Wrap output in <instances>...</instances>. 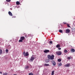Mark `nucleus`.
I'll return each instance as SVG.
<instances>
[{
	"mask_svg": "<svg viewBox=\"0 0 75 75\" xmlns=\"http://www.w3.org/2000/svg\"><path fill=\"white\" fill-rule=\"evenodd\" d=\"M56 54L57 55H61L62 54V52L61 51H57L56 52Z\"/></svg>",
	"mask_w": 75,
	"mask_h": 75,
	"instance_id": "f257e3e1",
	"label": "nucleus"
},
{
	"mask_svg": "<svg viewBox=\"0 0 75 75\" xmlns=\"http://www.w3.org/2000/svg\"><path fill=\"white\" fill-rule=\"evenodd\" d=\"M62 65V63H59V67H61Z\"/></svg>",
	"mask_w": 75,
	"mask_h": 75,
	"instance_id": "4be33fe9",
	"label": "nucleus"
},
{
	"mask_svg": "<svg viewBox=\"0 0 75 75\" xmlns=\"http://www.w3.org/2000/svg\"><path fill=\"white\" fill-rule=\"evenodd\" d=\"M29 68V67L28 66H26L25 68V69H28V68Z\"/></svg>",
	"mask_w": 75,
	"mask_h": 75,
	"instance_id": "b1692460",
	"label": "nucleus"
},
{
	"mask_svg": "<svg viewBox=\"0 0 75 75\" xmlns=\"http://www.w3.org/2000/svg\"><path fill=\"white\" fill-rule=\"evenodd\" d=\"M47 58L48 59H51V55H49L47 56Z\"/></svg>",
	"mask_w": 75,
	"mask_h": 75,
	"instance_id": "4468645a",
	"label": "nucleus"
},
{
	"mask_svg": "<svg viewBox=\"0 0 75 75\" xmlns=\"http://www.w3.org/2000/svg\"><path fill=\"white\" fill-rule=\"evenodd\" d=\"M44 66H46V67H48V66H50V65H49V64H44Z\"/></svg>",
	"mask_w": 75,
	"mask_h": 75,
	"instance_id": "dca6fc26",
	"label": "nucleus"
},
{
	"mask_svg": "<svg viewBox=\"0 0 75 75\" xmlns=\"http://www.w3.org/2000/svg\"><path fill=\"white\" fill-rule=\"evenodd\" d=\"M58 50H61V48H58Z\"/></svg>",
	"mask_w": 75,
	"mask_h": 75,
	"instance_id": "72a5a7b5",
	"label": "nucleus"
},
{
	"mask_svg": "<svg viewBox=\"0 0 75 75\" xmlns=\"http://www.w3.org/2000/svg\"><path fill=\"white\" fill-rule=\"evenodd\" d=\"M14 17V18L16 17V16Z\"/></svg>",
	"mask_w": 75,
	"mask_h": 75,
	"instance_id": "e433bc0d",
	"label": "nucleus"
},
{
	"mask_svg": "<svg viewBox=\"0 0 75 75\" xmlns=\"http://www.w3.org/2000/svg\"><path fill=\"white\" fill-rule=\"evenodd\" d=\"M52 42H53L52 41H50L49 42L50 44H52Z\"/></svg>",
	"mask_w": 75,
	"mask_h": 75,
	"instance_id": "393cba45",
	"label": "nucleus"
},
{
	"mask_svg": "<svg viewBox=\"0 0 75 75\" xmlns=\"http://www.w3.org/2000/svg\"><path fill=\"white\" fill-rule=\"evenodd\" d=\"M61 47V45L58 44L56 46V47Z\"/></svg>",
	"mask_w": 75,
	"mask_h": 75,
	"instance_id": "6ab92c4d",
	"label": "nucleus"
},
{
	"mask_svg": "<svg viewBox=\"0 0 75 75\" xmlns=\"http://www.w3.org/2000/svg\"><path fill=\"white\" fill-rule=\"evenodd\" d=\"M20 39L23 41V40H25V37L24 36H22L20 38Z\"/></svg>",
	"mask_w": 75,
	"mask_h": 75,
	"instance_id": "1a4fd4ad",
	"label": "nucleus"
},
{
	"mask_svg": "<svg viewBox=\"0 0 75 75\" xmlns=\"http://www.w3.org/2000/svg\"><path fill=\"white\" fill-rule=\"evenodd\" d=\"M7 2H10L11 0H6Z\"/></svg>",
	"mask_w": 75,
	"mask_h": 75,
	"instance_id": "2f4dec72",
	"label": "nucleus"
},
{
	"mask_svg": "<svg viewBox=\"0 0 75 75\" xmlns=\"http://www.w3.org/2000/svg\"><path fill=\"white\" fill-rule=\"evenodd\" d=\"M64 52L65 53H67L68 52V51H67V50H65L64 51Z\"/></svg>",
	"mask_w": 75,
	"mask_h": 75,
	"instance_id": "412c9836",
	"label": "nucleus"
},
{
	"mask_svg": "<svg viewBox=\"0 0 75 75\" xmlns=\"http://www.w3.org/2000/svg\"><path fill=\"white\" fill-rule=\"evenodd\" d=\"M67 59H71V57H67Z\"/></svg>",
	"mask_w": 75,
	"mask_h": 75,
	"instance_id": "473e14b6",
	"label": "nucleus"
},
{
	"mask_svg": "<svg viewBox=\"0 0 75 75\" xmlns=\"http://www.w3.org/2000/svg\"><path fill=\"white\" fill-rule=\"evenodd\" d=\"M13 17H12V18H13Z\"/></svg>",
	"mask_w": 75,
	"mask_h": 75,
	"instance_id": "4c0bfd02",
	"label": "nucleus"
},
{
	"mask_svg": "<svg viewBox=\"0 0 75 75\" xmlns=\"http://www.w3.org/2000/svg\"><path fill=\"white\" fill-rule=\"evenodd\" d=\"M67 25L68 27H70V28H71V26H70V25H69V24H67Z\"/></svg>",
	"mask_w": 75,
	"mask_h": 75,
	"instance_id": "c756f323",
	"label": "nucleus"
},
{
	"mask_svg": "<svg viewBox=\"0 0 75 75\" xmlns=\"http://www.w3.org/2000/svg\"><path fill=\"white\" fill-rule=\"evenodd\" d=\"M2 53H3V50H2L1 49H0V55H1L2 54Z\"/></svg>",
	"mask_w": 75,
	"mask_h": 75,
	"instance_id": "f8f14e48",
	"label": "nucleus"
},
{
	"mask_svg": "<svg viewBox=\"0 0 75 75\" xmlns=\"http://www.w3.org/2000/svg\"><path fill=\"white\" fill-rule=\"evenodd\" d=\"M6 53H8V49H6Z\"/></svg>",
	"mask_w": 75,
	"mask_h": 75,
	"instance_id": "c85d7f7f",
	"label": "nucleus"
},
{
	"mask_svg": "<svg viewBox=\"0 0 75 75\" xmlns=\"http://www.w3.org/2000/svg\"><path fill=\"white\" fill-rule=\"evenodd\" d=\"M8 13L9 14V16H13V14H12V13H11V12L9 11L8 12Z\"/></svg>",
	"mask_w": 75,
	"mask_h": 75,
	"instance_id": "9b49d317",
	"label": "nucleus"
},
{
	"mask_svg": "<svg viewBox=\"0 0 75 75\" xmlns=\"http://www.w3.org/2000/svg\"><path fill=\"white\" fill-rule=\"evenodd\" d=\"M20 2L18 1H17L16 2V4H17V5H19L20 4Z\"/></svg>",
	"mask_w": 75,
	"mask_h": 75,
	"instance_id": "2eb2a0df",
	"label": "nucleus"
},
{
	"mask_svg": "<svg viewBox=\"0 0 75 75\" xmlns=\"http://www.w3.org/2000/svg\"><path fill=\"white\" fill-rule=\"evenodd\" d=\"M3 75H7V73L6 72L3 74Z\"/></svg>",
	"mask_w": 75,
	"mask_h": 75,
	"instance_id": "bb28decb",
	"label": "nucleus"
},
{
	"mask_svg": "<svg viewBox=\"0 0 75 75\" xmlns=\"http://www.w3.org/2000/svg\"><path fill=\"white\" fill-rule=\"evenodd\" d=\"M0 74H2V72L1 71H0Z\"/></svg>",
	"mask_w": 75,
	"mask_h": 75,
	"instance_id": "f704fd0d",
	"label": "nucleus"
},
{
	"mask_svg": "<svg viewBox=\"0 0 75 75\" xmlns=\"http://www.w3.org/2000/svg\"><path fill=\"white\" fill-rule=\"evenodd\" d=\"M26 53H25V52H23V54L24 56H25V54Z\"/></svg>",
	"mask_w": 75,
	"mask_h": 75,
	"instance_id": "7c9ffc66",
	"label": "nucleus"
},
{
	"mask_svg": "<svg viewBox=\"0 0 75 75\" xmlns=\"http://www.w3.org/2000/svg\"><path fill=\"white\" fill-rule=\"evenodd\" d=\"M63 23L64 24H66V23L65 22H64Z\"/></svg>",
	"mask_w": 75,
	"mask_h": 75,
	"instance_id": "c9c22d12",
	"label": "nucleus"
},
{
	"mask_svg": "<svg viewBox=\"0 0 75 75\" xmlns=\"http://www.w3.org/2000/svg\"><path fill=\"white\" fill-rule=\"evenodd\" d=\"M70 29H66L65 31V33H70Z\"/></svg>",
	"mask_w": 75,
	"mask_h": 75,
	"instance_id": "f03ea898",
	"label": "nucleus"
},
{
	"mask_svg": "<svg viewBox=\"0 0 75 75\" xmlns=\"http://www.w3.org/2000/svg\"><path fill=\"white\" fill-rule=\"evenodd\" d=\"M19 42H23V40L21 39H20L19 40Z\"/></svg>",
	"mask_w": 75,
	"mask_h": 75,
	"instance_id": "5701e85b",
	"label": "nucleus"
},
{
	"mask_svg": "<svg viewBox=\"0 0 75 75\" xmlns=\"http://www.w3.org/2000/svg\"><path fill=\"white\" fill-rule=\"evenodd\" d=\"M61 45L62 47H64L65 46V43H64V42H62L61 43Z\"/></svg>",
	"mask_w": 75,
	"mask_h": 75,
	"instance_id": "6e6552de",
	"label": "nucleus"
},
{
	"mask_svg": "<svg viewBox=\"0 0 75 75\" xmlns=\"http://www.w3.org/2000/svg\"><path fill=\"white\" fill-rule=\"evenodd\" d=\"M50 52V50H46L44 51V52L45 53H48V52Z\"/></svg>",
	"mask_w": 75,
	"mask_h": 75,
	"instance_id": "0eeeda50",
	"label": "nucleus"
},
{
	"mask_svg": "<svg viewBox=\"0 0 75 75\" xmlns=\"http://www.w3.org/2000/svg\"><path fill=\"white\" fill-rule=\"evenodd\" d=\"M59 33H62L63 32V31L61 30H59Z\"/></svg>",
	"mask_w": 75,
	"mask_h": 75,
	"instance_id": "aec40b11",
	"label": "nucleus"
},
{
	"mask_svg": "<svg viewBox=\"0 0 75 75\" xmlns=\"http://www.w3.org/2000/svg\"><path fill=\"white\" fill-rule=\"evenodd\" d=\"M50 60L49 59H47L45 61V62L46 63H48V62H50Z\"/></svg>",
	"mask_w": 75,
	"mask_h": 75,
	"instance_id": "ddd939ff",
	"label": "nucleus"
},
{
	"mask_svg": "<svg viewBox=\"0 0 75 75\" xmlns=\"http://www.w3.org/2000/svg\"><path fill=\"white\" fill-rule=\"evenodd\" d=\"M29 75H34V74L32 73H30L29 74Z\"/></svg>",
	"mask_w": 75,
	"mask_h": 75,
	"instance_id": "cd10ccee",
	"label": "nucleus"
},
{
	"mask_svg": "<svg viewBox=\"0 0 75 75\" xmlns=\"http://www.w3.org/2000/svg\"><path fill=\"white\" fill-rule=\"evenodd\" d=\"M29 55V54H28V52H26V54L25 55V56H26V57H27V56H28V55Z\"/></svg>",
	"mask_w": 75,
	"mask_h": 75,
	"instance_id": "f3484780",
	"label": "nucleus"
},
{
	"mask_svg": "<svg viewBox=\"0 0 75 75\" xmlns=\"http://www.w3.org/2000/svg\"><path fill=\"white\" fill-rule=\"evenodd\" d=\"M70 51L71 52H75V49L74 48L71 49Z\"/></svg>",
	"mask_w": 75,
	"mask_h": 75,
	"instance_id": "423d86ee",
	"label": "nucleus"
},
{
	"mask_svg": "<svg viewBox=\"0 0 75 75\" xmlns=\"http://www.w3.org/2000/svg\"><path fill=\"white\" fill-rule=\"evenodd\" d=\"M52 63L53 64V66H55L56 65V63L54 61H52Z\"/></svg>",
	"mask_w": 75,
	"mask_h": 75,
	"instance_id": "39448f33",
	"label": "nucleus"
},
{
	"mask_svg": "<svg viewBox=\"0 0 75 75\" xmlns=\"http://www.w3.org/2000/svg\"><path fill=\"white\" fill-rule=\"evenodd\" d=\"M69 66H70V64L69 63H67L64 66L65 67H69Z\"/></svg>",
	"mask_w": 75,
	"mask_h": 75,
	"instance_id": "20e7f679",
	"label": "nucleus"
},
{
	"mask_svg": "<svg viewBox=\"0 0 75 75\" xmlns=\"http://www.w3.org/2000/svg\"><path fill=\"white\" fill-rule=\"evenodd\" d=\"M57 61L58 62H61V59H59L57 60Z\"/></svg>",
	"mask_w": 75,
	"mask_h": 75,
	"instance_id": "a878e982",
	"label": "nucleus"
},
{
	"mask_svg": "<svg viewBox=\"0 0 75 75\" xmlns=\"http://www.w3.org/2000/svg\"><path fill=\"white\" fill-rule=\"evenodd\" d=\"M34 59H35V58H34L33 56L31 57V59H30V61H31V62H33Z\"/></svg>",
	"mask_w": 75,
	"mask_h": 75,
	"instance_id": "7ed1b4c3",
	"label": "nucleus"
},
{
	"mask_svg": "<svg viewBox=\"0 0 75 75\" xmlns=\"http://www.w3.org/2000/svg\"><path fill=\"white\" fill-rule=\"evenodd\" d=\"M54 55H52L50 57V59H54Z\"/></svg>",
	"mask_w": 75,
	"mask_h": 75,
	"instance_id": "9d476101",
	"label": "nucleus"
},
{
	"mask_svg": "<svg viewBox=\"0 0 75 75\" xmlns=\"http://www.w3.org/2000/svg\"><path fill=\"white\" fill-rule=\"evenodd\" d=\"M52 75H54V71H52Z\"/></svg>",
	"mask_w": 75,
	"mask_h": 75,
	"instance_id": "a211bd4d",
	"label": "nucleus"
}]
</instances>
